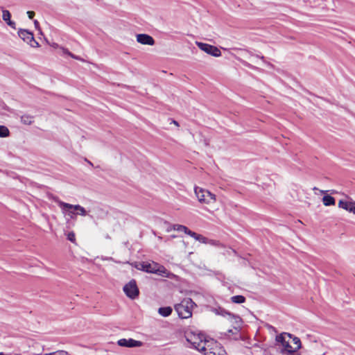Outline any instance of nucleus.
Returning <instances> with one entry per match:
<instances>
[{"mask_svg":"<svg viewBox=\"0 0 355 355\" xmlns=\"http://www.w3.org/2000/svg\"><path fill=\"white\" fill-rule=\"evenodd\" d=\"M195 303L190 298H185L180 303L175 305V310L180 318L187 319L191 317Z\"/></svg>","mask_w":355,"mask_h":355,"instance_id":"obj_4","label":"nucleus"},{"mask_svg":"<svg viewBox=\"0 0 355 355\" xmlns=\"http://www.w3.org/2000/svg\"><path fill=\"white\" fill-rule=\"evenodd\" d=\"M117 343L119 346L125 347H137L142 345L141 341L135 340L132 338H121L117 341Z\"/></svg>","mask_w":355,"mask_h":355,"instance_id":"obj_12","label":"nucleus"},{"mask_svg":"<svg viewBox=\"0 0 355 355\" xmlns=\"http://www.w3.org/2000/svg\"><path fill=\"white\" fill-rule=\"evenodd\" d=\"M207 244H210L212 245H218V242L214 240H209L208 239V243Z\"/></svg>","mask_w":355,"mask_h":355,"instance_id":"obj_29","label":"nucleus"},{"mask_svg":"<svg viewBox=\"0 0 355 355\" xmlns=\"http://www.w3.org/2000/svg\"><path fill=\"white\" fill-rule=\"evenodd\" d=\"M277 342L281 343L284 351L293 354L301 347V341L299 338L293 336L290 334H284L277 336L276 338Z\"/></svg>","mask_w":355,"mask_h":355,"instance_id":"obj_2","label":"nucleus"},{"mask_svg":"<svg viewBox=\"0 0 355 355\" xmlns=\"http://www.w3.org/2000/svg\"><path fill=\"white\" fill-rule=\"evenodd\" d=\"M44 355H69L67 351L64 350H58L56 352L45 354Z\"/></svg>","mask_w":355,"mask_h":355,"instance_id":"obj_22","label":"nucleus"},{"mask_svg":"<svg viewBox=\"0 0 355 355\" xmlns=\"http://www.w3.org/2000/svg\"><path fill=\"white\" fill-rule=\"evenodd\" d=\"M27 15L29 19H33L35 16V12L33 11H28Z\"/></svg>","mask_w":355,"mask_h":355,"instance_id":"obj_28","label":"nucleus"},{"mask_svg":"<svg viewBox=\"0 0 355 355\" xmlns=\"http://www.w3.org/2000/svg\"><path fill=\"white\" fill-rule=\"evenodd\" d=\"M338 207L349 212H352L353 207H355V201H345L340 200L338 202Z\"/></svg>","mask_w":355,"mask_h":355,"instance_id":"obj_14","label":"nucleus"},{"mask_svg":"<svg viewBox=\"0 0 355 355\" xmlns=\"http://www.w3.org/2000/svg\"><path fill=\"white\" fill-rule=\"evenodd\" d=\"M123 291L125 295L131 298L135 299L138 297L139 291L136 281L132 279L123 286Z\"/></svg>","mask_w":355,"mask_h":355,"instance_id":"obj_9","label":"nucleus"},{"mask_svg":"<svg viewBox=\"0 0 355 355\" xmlns=\"http://www.w3.org/2000/svg\"><path fill=\"white\" fill-rule=\"evenodd\" d=\"M213 311L216 315L227 316L228 319L234 324V330L239 331L241 323V319L239 316L232 314L222 308L214 309Z\"/></svg>","mask_w":355,"mask_h":355,"instance_id":"obj_8","label":"nucleus"},{"mask_svg":"<svg viewBox=\"0 0 355 355\" xmlns=\"http://www.w3.org/2000/svg\"><path fill=\"white\" fill-rule=\"evenodd\" d=\"M67 239L72 243H75L76 241V236L73 232H70L67 234Z\"/></svg>","mask_w":355,"mask_h":355,"instance_id":"obj_24","label":"nucleus"},{"mask_svg":"<svg viewBox=\"0 0 355 355\" xmlns=\"http://www.w3.org/2000/svg\"><path fill=\"white\" fill-rule=\"evenodd\" d=\"M173 229L178 232H184L187 234H189V232L190 231L188 227L182 225H174Z\"/></svg>","mask_w":355,"mask_h":355,"instance_id":"obj_20","label":"nucleus"},{"mask_svg":"<svg viewBox=\"0 0 355 355\" xmlns=\"http://www.w3.org/2000/svg\"><path fill=\"white\" fill-rule=\"evenodd\" d=\"M196 44L200 49L207 54L211 55L214 57H220L221 55L220 49L216 46L200 42H196Z\"/></svg>","mask_w":355,"mask_h":355,"instance_id":"obj_10","label":"nucleus"},{"mask_svg":"<svg viewBox=\"0 0 355 355\" xmlns=\"http://www.w3.org/2000/svg\"><path fill=\"white\" fill-rule=\"evenodd\" d=\"M185 338L187 341L189 343L194 349L199 352L205 350V346H206V343L208 339L204 334L198 331L188 330L185 332Z\"/></svg>","mask_w":355,"mask_h":355,"instance_id":"obj_3","label":"nucleus"},{"mask_svg":"<svg viewBox=\"0 0 355 355\" xmlns=\"http://www.w3.org/2000/svg\"><path fill=\"white\" fill-rule=\"evenodd\" d=\"M62 51V53L64 54H67V55H69V53H71V52L69 51L68 49H64V48H61Z\"/></svg>","mask_w":355,"mask_h":355,"instance_id":"obj_30","label":"nucleus"},{"mask_svg":"<svg viewBox=\"0 0 355 355\" xmlns=\"http://www.w3.org/2000/svg\"><path fill=\"white\" fill-rule=\"evenodd\" d=\"M320 192L321 193H324L327 192V191L320 190Z\"/></svg>","mask_w":355,"mask_h":355,"instance_id":"obj_34","label":"nucleus"},{"mask_svg":"<svg viewBox=\"0 0 355 355\" xmlns=\"http://www.w3.org/2000/svg\"><path fill=\"white\" fill-rule=\"evenodd\" d=\"M231 302L235 304H242L245 302V298L243 295H235L231 297Z\"/></svg>","mask_w":355,"mask_h":355,"instance_id":"obj_19","label":"nucleus"},{"mask_svg":"<svg viewBox=\"0 0 355 355\" xmlns=\"http://www.w3.org/2000/svg\"><path fill=\"white\" fill-rule=\"evenodd\" d=\"M313 190H318V189L316 187H314Z\"/></svg>","mask_w":355,"mask_h":355,"instance_id":"obj_38","label":"nucleus"},{"mask_svg":"<svg viewBox=\"0 0 355 355\" xmlns=\"http://www.w3.org/2000/svg\"><path fill=\"white\" fill-rule=\"evenodd\" d=\"M199 242L202 243H208V239L203 236L202 235H200V236L198 237V240Z\"/></svg>","mask_w":355,"mask_h":355,"instance_id":"obj_25","label":"nucleus"},{"mask_svg":"<svg viewBox=\"0 0 355 355\" xmlns=\"http://www.w3.org/2000/svg\"><path fill=\"white\" fill-rule=\"evenodd\" d=\"M172 308L171 306L160 307L158 309V313L163 317H168L172 313Z\"/></svg>","mask_w":355,"mask_h":355,"instance_id":"obj_17","label":"nucleus"},{"mask_svg":"<svg viewBox=\"0 0 355 355\" xmlns=\"http://www.w3.org/2000/svg\"><path fill=\"white\" fill-rule=\"evenodd\" d=\"M2 12H3V15H2L3 20L4 21H6V24L11 28H15V23L10 20V17H11L10 12L8 10H5L3 8L2 9Z\"/></svg>","mask_w":355,"mask_h":355,"instance_id":"obj_15","label":"nucleus"},{"mask_svg":"<svg viewBox=\"0 0 355 355\" xmlns=\"http://www.w3.org/2000/svg\"><path fill=\"white\" fill-rule=\"evenodd\" d=\"M18 35L21 39H22L27 44H30L31 46H34L33 43L38 46V43L34 40L33 33L28 31L25 29H20L18 31Z\"/></svg>","mask_w":355,"mask_h":355,"instance_id":"obj_11","label":"nucleus"},{"mask_svg":"<svg viewBox=\"0 0 355 355\" xmlns=\"http://www.w3.org/2000/svg\"><path fill=\"white\" fill-rule=\"evenodd\" d=\"M146 261L139 262V263H135V266L138 270L145 271V270H146Z\"/></svg>","mask_w":355,"mask_h":355,"instance_id":"obj_23","label":"nucleus"},{"mask_svg":"<svg viewBox=\"0 0 355 355\" xmlns=\"http://www.w3.org/2000/svg\"><path fill=\"white\" fill-rule=\"evenodd\" d=\"M60 207L64 216L69 219H76L77 215L85 216L87 212L85 209L79 205H71L62 202L58 199L55 200Z\"/></svg>","mask_w":355,"mask_h":355,"instance_id":"obj_1","label":"nucleus"},{"mask_svg":"<svg viewBox=\"0 0 355 355\" xmlns=\"http://www.w3.org/2000/svg\"><path fill=\"white\" fill-rule=\"evenodd\" d=\"M352 213L355 214V207H353Z\"/></svg>","mask_w":355,"mask_h":355,"instance_id":"obj_36","label":"nucleus"},{"mask_svg":"<svg viewBox=\"0 0 355 355\" xmlns=\"http://www.w3.org/2000/svg\"><path fill=\"white\" fill-rule=\"evenodd\" d=\"M10 135V131L5 125H0V137H7Z\"/></svg>","mask_w":355,"mask_h":355,"instance_id":"obj_21","label":"nucleus"},{"mask_svg":"<svg viewBox=\"0 0 355 355\" xmlns=\"http://www.w3.org/2000/svg\"><path fill=\"white\" fill-rule=\"evenodd\" d=\"M53 47H55V48H56V47H58V45L57 44H53Z\"/></svg>","mask_w":355,"mask_h":355,"instance_id":"obj_35","label":"nucleus"},{"mask_svg":"<svg viewBox=\"0 0 355 355\" xmlns=\"http://www.w3.org/2000/svg\"><path fill=\"white\" fill-rule=\"evenodd\" d=\"M205 347V350L200 351L204 355H227L220 344L214 339H208Z\"/></svg>","mask_w":355,"mask_h":355,"instance_id":"obj_6","label":"nucleus"},{"mask_svg":"<svg viewBox=\"0 0 355 355\" xmlns=\"http://www.w3.org/2000/svg\"><path fill=\"white\" fill-rule=\"evenodd\" d=\"M322 202L324 206H331L335 205L336 200L332 196L326 195L322 198Z\"/></svg>","mask_w":355,"mask_h":355,"instance_id":"obj_18","label":"nucleus"},{"mask_svg":"<svg viewBox=\"0 0 355 355\" xmlns=\"http://www.w3.org/2000/svg\"><path fill=\"white\" fill-rule=\"evenodd\" d=\"M189 236H191V237H193L195 240H198V237L200 236V234H198L194 232H192V231H189Z\"/></svg>","mask_w":355,"mask_h":355,"instance_id":"obj_26","label":"nucleus"},{"mask_svg":"<svg viewBox=\"0 0 355 355\" xmlns=\"http://www.w3.org/2000/svg\"><path fill=\"white\" fill-rule=\"evenodd\" d=\"M172 122L174 125L179 126V123H178V121L173 120Z\"/></svg>","mask_w":355,"mask_h":355,"instance_id":"obj_33","label":"nucleus"},{"mask_svg":"<svg viewBox=\"0 0 355 355\" xmlns=\"http://www.w3.org/2000/svg\"><path fill=\"white\" fill-rule=\"evenodd\" d=\"M145 272L156 274L164 277H169L170 276V272L165 268L164 266L154 261H146Z\"/></svg>","mask_w":355,"mask_h":355,"instance_id":"obj_7","label":"nucleus"},{"mask_svg":"<svg viewBox=\"0 0 355 355\" xmlns=\"http://www.w3.org/2000/svg\"><path fill=\"white\" fill-rule=\"evenodd\" d=\"M261 60H263V59H264V57H263V56H261Z\"/></svg>","mask_w":355,"mask_h":355,"instance_id":"obj_37","label":"nucleus"},{"mask_svg":"<svg viewBox=\"0 0 355 355\" xmlns=\"http://www.w3.org/2000/svg\"><path fill=\"white\" fill-rule=\"evenodd\" d=\"M69 56L76 60H80L78 56L73 55V53H69Z\"/></svg>","mask_w":355,"mask_h":355,"instance_id":"obj_31","label":"nucleus"},{"mask_svg":"<svg viewBox=\"0 0 355 355\" xmlns=\"http://www.w3.org/2000/svg\"><path fill=\"white\" fill-rule=\"evenodd\" d=\"M34 121V116L30 114H23L21 116V122L24 125H31Z\"/></svg>","mask_w":355,"mask_h":355,"instance_id":"obj_16","label":"nucleus"},{"mask_svg":"<svg viewBox=\"0 0 355 355\" xmlns=\"http://www.w3.org/2000/svg\"><path fill=\"white\" fill-rule=\"evenodd\" d=\"M34 24H35V28H37L39 26V22L37 20H35Z\"/></svg>","mask_w":355,"mask_h":355,"instance_id":"obj_32","label":"nucleus"},{"mask_svg":"<svg viewBox=\"0 0 355 355\" xmlns=\"http://www.w3.org/2000/svg\"><path fill=\"white\" fill-rule=\"evenodd\" d=\"M293 355H300V354H293Z\"/></svg>","mask_w":355,"mask_h":355,"instance_id":"obj_39","label":"nucleus"},{"mask_svg":"<svg viewBox=\"0 0 355 355\" xmlns=\"http://www.w3.org/2000/svg\"><path fill=\"white\" fill-rule=\"evenodd\" d=\"M189 236H191V237H193L195 240H198V237L200 236V234H198L194 232H192V231H189Z\"/></svg>","mask_w":355,"mask_h":355,"instance_id":"obj_27","label":"nucleus"},{"mask_svg":"<svg viewBox=\"0 0 355 355\" xmlns=\"http://www.w3.org/2000/svg\"><path fill=\"white\" fill-rule=\"evenodd\" d=\"M137 41L145 45L153 46L155 44L154 39L149 35L147 34H138L137 35Z\"/></svg>","mask_w":355,"mask_h":355,"instance_id":"obj_13","label":"nucleus"},{"mask_svg":"<svg viewBox=\"0 0 355 355\" xmlns=\"http://www.w3.org/2000/svg\"><path fill=\"white\" fill-rule=\"evenodd\" d=\"M195 195L201 204L211 205L216 202V196L209 190L200 187H195Z\"/></svg>","mask_w":355,"mask_h":355,"instance_id":"obj_5","label":"nucleus"}]
</instances>
